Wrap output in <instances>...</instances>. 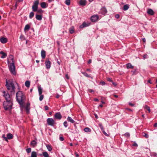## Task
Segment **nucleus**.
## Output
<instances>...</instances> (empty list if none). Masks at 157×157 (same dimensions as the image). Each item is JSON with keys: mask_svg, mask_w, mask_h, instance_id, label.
Listing matches in <instances>:
<instances>
[{"mask_svg": "<svg viewBox=\"0 0 157 157\" xmlns=\"http://www.w3.org/2000/svg\"><path fill=\"white\" fill-rule=\"evenodd\" d=\"M6 82V86L8 91L11 93L12 94H14L15 93V87L13 82L12 80L9 81L7 82V80Z\"/></svg>", "mask_w": 157, "mask_h": 157, "instance_id": "nucleus-1", "label": "nucleus"}, {"mask_svg": "<svg viewBox=\"0 0 157 157\" xmlns=\"http://www.w3.org/2000/svg\"><path fill=\"white\" fill-rule=\"evenodd\" d=\"M17 100L19 104L21 105H23V101L25 98V97L23 93L20 91H19L16 94Z\"/></svg>", "mask_w": 157, "mask_h": 157, "instance_id": "nucleus-2", "label": "nucleus"}, {"mask_svg": "<svg viewBox=\"0 0 157 157\" xmlns=\"http://www.w3.org/2000/svg\"><path fill=\"white\" fill-rule=\"evenodd\" d=\"M10 58H11V60H12V63H10L9 67V70L12 73L13 75H15L16 73L15 71V69L14 64L13 61V56L12 55H10Z\"/></svg>", "mask_w": 157, "mask_h": 157, "instance_id": "nucleus-3", "label": "nucleus"}, {"mask_svg": "<svg viewBox=\"0 0 157 157\" xmlns=\"http://www.w3.org/2000/svg\"><path fill=\"white\" fill-rule=\"evenodd\" d=\"M13 103L12 101H6L3 103V106L6 110H10L11 109Z\"/></svg>", "mask_w": 157, "mask_h": 157, "instance_id": "nucleus-4", "label": "nucleus"}, {"mask_svg": "<svg viewBox=\"0 0 157 157\" xmlns=\"http://www.w3.org/2000/svg\"><path fill=\"white\" fill-rule=\"evenodd\" d=\"M39 4V0H36L34 2L32 6V9L33 11L34 12L37 11L38 9V6Z\"/></svg>", "mask_w": 157, "mask_h": 157, "instance_id": "nucleus-5", "label": "nucleus"}, {"mask_svg": "<svg viewBox=\"0 0 157 157\" xmlns=\"http://www.w3.org/2000/svg\"><path fill=\"white\" fill-rule=\"evenodd\" d=\"M3 96L5 97L6 101H12L10 95L8 94V92L3 91Z\"/></svg>", "mask_w": 157, "mask_h": 157, "instance_id": "nucleus-6", "label": "nucleus"}, {"mask_svg": "<svg viewBox=\"0 0 157 157\" xmlns=\"http://www.w3.org/2000/svg\"><path fill=\"white\" fill-rule=\"evenodd\" d=\"M47 122L48 125L53 126L55 123V121L52 118H48L47 119Z\"/></svg>", "mask_w": 157, "mask_h": 157, "instance_id": "nucleus-7", "label": "nucleus"}, {"mask_svg": "<svg viewBox=\"0 0 157 157\" xmlns=\"http://www.w3.org/2000/svg\"><path fill=\"white\" fill-rule=\"evenodd\" d=\"M51 64V62L49 60V59H47L45 62V64L47 69H49L50 68Z\"/></svg>", "mask_w": 157, "mask_h": 157, "instance_id": "nucleus-8", "label": "nucleus"}, {"mask_svg": "<svg viewBox=\"0 0 157 157\" xmlns=\"http://www.w3.org/2000/svg\"><path fill=\"white\" fill-rule=\"evenodd\" d=\"M99 18L98 15H93L91 17V20L92 22H95L97 21Z\"/></svg>", "mask_w": 157, "mask_h": 157, "instance_id": "nucleus-9", "label": "nucleus"}, {"mask_svg": "<svg viewBox=\"0 0 157 157\" xmlns=\"http://www.w3.org/2000/svg\"><path fill=\"white\" fill-rule=\"evenodd\" d=\"M107 10L105 7H102L99 12V13L105 15L107 13Z\"/></svg>", "mask_w": 157, "mask_h": 157, "instance_id": "nucleus-10", "label": "nucleus"}, {"mask_svg": "<svg viewBox=\"0 0 157 157\" xmlns=\"http://www.w3.org/2000/svg\"><path fill=\"white\" fill-rule=\"evenodd\" d=\"M55 118L56 119L60 120L62 117V116L60 113L58 112L56 113L54 115Z\"/></svg>", "mask_w": 157, "mask_h": 157, "instance_id": "nucleus-11", "label": "nucleus"}, {"mask_svg": "<svg viewBox=\"0 0 157 157\" xmlns=\"http://www.w3.org/2000/svg\"><path fill=\"white\" fill-rule=\"evenodd\" d=\"M80 5L82 6H85L86 3V0H80L79 2Z\"/></svg>", "mask_w": 157, "mask_h": 157, "instance_id": "nucleus-12", "label": "nucleus"}, {"mask_svg": "<svg viewBox=\"0 0 157 157\" xmlns=\"http://www.w3.org/2000/svg\"><path fill=\"white\" fill-rule=\"evenodd\" d=\"M7 140L8 139L10 140L12 139L13 138V135L11 133H8L6 135Z\"/></svg>", "mask_w": 157, "mask_h": 157, "instance_id": "nucleus-13", "label": "nucleus"}, {"mask_svg": "<svg viewBox=\"0 0 157 157\" xmlns=\"http://www.w3.org/2000/svg\"><path fill=\"white\" fill-rule=\"evenodd\" d=\"M30 104L28 103L25 107V110L27 113H29V112Z\"/></svg>", "mask_w": 157, "mask_h": 157, "instance_id": "nucleus-14", "label": "nucleus"}, {"mask_svg": "<svg viewBox=\"0 0 157 157\" xmlns=\"http://www.w3.org/2000/svg\"><path fill=\"white\" fill-rule=\"evenodd\" d=\"M30 144L33 147H34L36 146L37 142L35 140H33L31 142Z\"/></svg>", "mask_w": 157, "mask_h": 157, "instance_id": "nucleus-15", "label": "nucleus"}, {"mask_svg": "<svg viewBox=\"0 0 157 157\" xmlns=\"http://www.w3.org/2000/svg\"><path fill=\"white\" fill-rule=\"evenodd\" d=\"M0 41L2 43L4 44L7 42V39L6 38H5L4 37H1L0 39Z\"/></svg>", "mask_w": 157, "mask_h": 157, "instance_id": "nucleus-16", "label": "nucleus"}, {"mask_svg": "<svg viewBox=\"0 0 157 157\" xmlns=\"http://www.w3.org/2000/svg\"><path fill=\"white\" fill-rule=\"evenodd\" d=\"M41 56L42 59H44L46 56L45 52L44 50H42L41 51Z\"/></svg>", "mask_w": 157, "mask_h": 157, "instance_id": "nucleus-17", "label": "nucleus"}, {"mask_svg": "<svg viewBox=\"0 0 157 157\" xmlns=\"http://www.w3.org/2000/svg\"><path fill=\"white\" fill-rule=\"evenodd\" d=\"M147 13L150 15H153L154 14V11L151 9H149L147 10Z\"/></svg>", "mask_w": 157, "mask_h": 157, "instance_id": "nucleus-18", "label": "nucleus"}, {"mask_svg": "<svg viewBox=\"0 0 157 157\" xmlns=\"http://www.w3.org/2000/svg\"><path fill=\"white\" fill-rule=\"evenodd\" d=\"M0 54L2 55V56H1V58H4L6 57L7 56L6 53H5L2 51L0 52Z\"/></svg>", "mask_w": 157, "mask_h": 157, "instance_id": "nucleus-19", "label": "nucleus"}, {"mask_svg": "<svg viewBox=\"0 0 157 157\" xmlns=\"http://www.w3.org/2000/svg\"><path fill=\"white\" fill-rule=\"evenodd\" d=\"M42 15L36 14V18L38 20H41L42 18Z\"/></svg>", "mask_w": 157, "mask_h": 157, "instance_id": "nucleus-20", "label": "nucleus"}, {"mask_svg": "<svg viewBox=\"0 0 157 157\" xmlns=\"http://www.w3.org/2000/svg\"><path fill=\"white\" fill-rule=\"evenodd\" d=\"M67 120L68 121L72 123H74L75 122V121L70 117H68Z\"/></svg>", "mask_w": 157, "mask_h": 157, "instance_id": "nucleus-21", "label": "nucleus"}, {"mask_svg": "<svg viewBox=\"0 0 157 157\" xmlns=\"http://www.w3.org/2000/svg\"><path fill=\"white\" fill-rule=\"evenodd\" d=\"M89 25L87 24L85 22H84L80 26V28H83L84 27H87Z\"/></svg>", "mask_w": 157, "mask_h": 157, "instance_id": "nucleus-22", "label": "nucleus"}, {"mask_svg": "<svg viewBox=\"0 0 157 157\" xmlns=\"http://www.w3.org/2000/svg\"><path fill=\"white\" fill-rule=\"evenodd\" d=\"M41 7L43 8H46L47 6L45 2H42L40 4Z\"/></svg>", "mask_w": 157, "mask_h": 157, "instance_id": "nucleus-23", "label": "nucleus"}, {"mask_svg": "<svg viewBox=\"0 0 157 157\" xmlns=\"http://www.w3.org/2000/svg\"><path fill=\"white\" fill-rule=\"evenodd\" d=\"M38 90L39 95L41 94L42 93V88L39 86L38 87Z\"/></svg>", "mask_w": 157, "mask_h": 157, "instance_id": "nucleus-24", "label": "nucleus"}, {"mask_svg": "<svg viewBox=\"0 0 157 157\" xmlns=\"http://www.w3.org/2000/svg\"><path fill=\"white\" fill-rule=\"evenodd\" d=\"M127 68H133L134 66H132L131 63H128L127 64Z\"/></svg>", "mask_w": 157, "mask_h": 157, "instance_id": "nucleus-25", "label": "nucleus"}, {"mask_svg": "<svg viewBox=\"0 0 157 157\" xmlns=\"http://www.w3.org/2000/svg\"><path fill=\"white\" fill-rule=\"evenodd\" d=\"M84 131L85 132H90L91 131L90 129L88 127L85 128L84 129Z\"/></svg>", "mask_w": 157, "mask_h": 157, "instance_id": "nucleus-26", "label": "nucleus"}, {"mask_svg": "<svg viewBox=\"0 0 157 157\" xmlns=\"http://www.w3.org/2000/svg\"><path fill=\"white\" fill-rule=\"evenodd\" d=\"M25 86L27 87H29L30 85V82L29 81H26L25 83Z\"/></svg>", "mask_w": 157, "mask_h": 157, "instance_id": "nucleus-27", "label": "nucleus"}, {"mask_svg": "<svg viewBox=\"0 0 157 157\" xmlns=\"http://www.w3.org/2000/svg\"><path fill=\"white\" fill-rule=\"evenodd\" d=\"M129 6L128 5H125L124 6L123 10H126L129 8Z\"/></svg>", "mask_w": 157, "mask_h": 157, "instance_id": "nucleus-28", "label": "nucleus"}, {"mask_svg": "<svg viewBox=\"0 0 157 157\" xmlns=\"http://www.w3.org/2000/svg\"><path fill=\"white\" fill-rule=\"evenodd\" d=\"M29 29H30L29 25L27 24L25 26V27L24 28V30L25 31V30L28 31Z\"/></svg>", "mask_w": 157, "mask_h": 157, "instance_id": "nucleus-29", "label": "nucleus"}, {"mask_svg": "<svg viewBox=\"0 0 157 157\" xmlns=\"http://www.w3.org/2000/svg\"><path fill=\"white\" fill-rule=\"evenodd\" d=\"M46 147H47V149L49 151H52V148L51 146L49 145H47Z\"/></svg>", "mask_w": 157, "mask_h": 157, "instance_id": "nucleus-30", "label": "nucleus"}, {"mask_svg": "<svg viewBox=\"0 0 157 157\" xmlns=\"http://www.w3.org/2000/svg\"><path fill=\"white\" fill-rule=\"evenodd\" d=\"M44 157H49V155L46 152H44L42 153Z\"/></svg>", "mask_w": 157, "mask_h": 157, "instance_id": "nucleus-31", "label": "nucleus"}, {"mask_svg": "<svg viewBox=\"0 0 157 157\" xmlns=\"http://www.w3.org/2000/svg\"><path fill=\"white\" fill-rule=\"evenodd\" d=\"M34 16V13L33 12L30 13L29 15V17L30 19H31Z\"/></svg>", "mask_w": 157, "mask_h": 157, "instance_id": "nucleus-32", "label": "nucleus"}, {"mask_svg": "<svg viewBox=\"0 0 157 157\" xmlns=\"http://www.w3.org/2000/svg\"><path fill=\"white\" fill-rule=\"evenodd\" d=\"M144 108L145 109H147V110L150 113L151 112V110H150V107L149 106H148L147 105H145L144 107Z\"/></svg>", "mask_w": 157, "mask_h": 157, "instance_id": "nucleus-33", "label": "nucleus"}, {"mask_svg": "<svg viewBox=\"0 0 157 157\" xmlns=\"http://www.w3.org/2000/svg\"><path fill=\"white\" fill-rule=\"evenodd\" d=\"M2 138L3 139V140H5V141H6L7 142H8V140H7V137H6L5 136V134H3L2 135Z\"/></svg>", "mask_w": 157, "mask_h": 157, "instance_id": "nucleus-34", "label": "nucleus"}, {"mask_svg": "<svg viewBox=\"0 0 157 157\" xmlns=\"http://www.w3.org/2000/svg\"><path fill=\"white\" fill-rule=\"evenodd\" d=\"M70 0H66L65 1V3L66 5H69L70 4Z\"/></svg>", "mask_w": 157, "mask_h": 157, "instance_id": "nucleus-35", "label": "nucleus"}, {"mask_svg": "<svg viewBox=\"0 0 157 157\" xmlns=\"http://www.w3.org/2000/svg\"><path fill=\"white\" fill-rule=\"evenodd\" d=\"M69 31L71 34H72L74 33V29L73 27L69 29Z\"/></svg>", "mask_w": 157, "mask_h": 157, "instance_id": "nucleus-36", "label": "nucleus"}, {"mask_svg": "<svg viewBox=\"0 0 157 157\" xmlns=\"http://www.w3.org/2000/svg\"><path fill=\"white\" fill-rule=\"evenodd\" d=\"M39 95H40V97L39 98V100L40 101H41L44 98V95H42V94Z\"/></svg>", "mask_w": 157, "mask_h": 157, "instance_id": "nucleus-37", "label": "nucleus"}, {"mask_svg": "<svg viewBox=\"0 0 157 157\" xmlns=\"http://www.w3.org/2000/svg\"><path fill=\"white\" fill-rule=\"evenodd\" d=\"M99 127H100V128L101 129V130L102 131V130H104V129H103V126H102V124H101V123H99Z\"/></svg>", "mask_w": 157, "mask_h": 157, "instance_id": "nucleus-38", "label": "nucleus"}, {"mask_svg": "<svg viewBox=\"0 0 157 157\" xmlns=\"http://www.w3.org/2000/svg\"><path fill=\"white\" fill-rule=\"evenodd\" d=\"M63 125L66 128L68 126L67 122L66 121H65L63 123Z\"/></svg>", "mask_w": 157, "mask_h": 157, "instance_id": "nucleus-39", "label": "nucleus"}, {"mask_svg": "<svg viewBox=\"0 0 157 157\" xmlns=\"http://www.w3.org/2000/svg\"><path fill=\"white\" fill-rule=\"evenodd\" d=\"M31 149L30 148H28L26 149L27 153H29L31 151Z\"/></svg>", "mask_w": 157, "mask_h": 157, "instance_id": "nucleus-40", "label": "nucleus"}, {"mask_svg": "<svg viewBox=\"0 0 157 157\" xmlns=\"http://www.w3.org/2000/svg\"><path fill=\"white\" fill-rule=\"evenodd\" d=\"M37 12L39 13H43V10H42L41 9H39V10H37Z\"/></svg>", "mask_w": 157, "mask_h": 157, "instance_id": "nucleus-41", "label": "nucleus"}, {"mask_svg": "<svg viewBox=\"0 0 157 157\" xmlns=\"http://www.w3.org/2000/svg\"><path fill=\"white\" fill-rule=\"evenodd\" d=\"M148 56L147 54H145L143 56V59H147L148 58Z\"/></svg>", "mask_w": 157, "mask_h": 157, "instance_id": "nucleus-42", "label": "nucleus"}, {"mask_svg": "<svg viewBox=\"0 0 157 157\" xmlns=\"http://www.w3.org/2000/svg\"><path fill=\"white\" fill-rule=\"evenodd\" d=\"M102 131V132L103 133V134L106 136H109V135L107 133L105 132V131H104V130H103Z\"/></svg>", "mask_w": 157, "mask_h": 157, "instance_id": "nucleus-43", "label": "nucleus"}, {"mask_svg": "<svg viewBox=\"0 0 157 157\" xmlns=\"http://www.w3.org/2000/svg\"><path fill=\"white\" fill-rule=\"evenodd\" d=\"M20 38L21 40H25V37H24V36H23V35H21L20 37Z\"/></svg>", "mask_w": 157, "mask_h": 157, "instance_id": "nucleus-44", "label": "nucleus"}, {"mask_svg": "<svg viewBox=\"0 0 157 157\" xmlns=\"http://www.w3.org/2000/svg\"><path fill=\"white\" fill-rule=\"evenodd\" d=\"M124 135L126 137H129L130 136V134L128 132H126L124 134Z\"/></svg>", "mask_w": 157, "mask_h": 157, "instance_id": "nucleus-45", "label": "nucleus"}, {"mask_svg": "<svg viewBox=\"0 0 157 157\" xmlns=\"http://www.w3.org/2000/svg\"><path fill=\"white\" fill-rule=\"evenodd\" d=\"M143 135L147 138L148 137V135L146 133H143Z\"/></svg>", "mask_w": 157, "mask_h": 157, "instance_id": "nucleus-46", "label": "nucleus"}, {"mask_svg": "<svg viewBox=\"0 0 157 157\" xmlns=\"http://www.w3.org/2000/svg\"><path fill=\"white\" fill-rule=\"evenodd\" d=\"M84 75L86 77H90V75L87 74V73H83Z\"/></svg>", "mask_w": 157, "mask_h": 157, "instance_id": "nucleus-47", "label": "nucleus"}, {"mask_svg": "<svg viewBox=\"0 0 157 157\" xmlns=\"http://www.w3.org/2000/svg\"><path fill=\"white\" fill-rule=\"evenodd\" d=\"M107 81H108L109 82H112V80L111 79V78H107Z\"/></svg>", "mask_w": 157, "mask_h": 157, "instance_id": "nucleus-48", "label": "nucleus"}, {"mask_svg": "<svg viewBox=\"0 0 157 157\" xmlns=\"http://www.w3.org/2000/svg\"><path fill=\"white\" fill-rule=\"evenodd\" d=\"M100 84L102 86L104 85L105 84V82L104 81H101L100 82Z\"/></svg>", "mask_w": 157, "mask_h": 157, "instance_id": "nucleus-49", "label": "nucleus"}, {"mask_svg": "<svg viewBox=\"0 0 157 157\" xmlns=\"http://www.w3.org/2000/svg\"><path fill=\"white\" fill-rule=\"evenodd\" d=\"M132 146H135V147H137L138 144L136 143L135 142H134V144H132Z\"/></svg>", "mask_w": 157, "mask_h": 157, "instance_id": "nucleus-50", "label": "nucleus"}, {"mask_svg": "<svg viewBox=\"0 0 157 157\" xmlns=\"http://www.w3.org/2000/svg\"><path fill=\"white\" fill-rule=\"evenodd\" d=\"M44 108L45 110H48L49 109V108L47 106H45L44 107Z\"/></svg>", "mask_w": 157, "mask_h": 157, "instance_id": "nucleus-51", "label": "nucleus"}, {"mask_svg": "<svg viewBox=\"0 0 157 157\" xmlns=\"http://www.w3.org/2000/svg\"><path fill=\"white\" fill-rule=\"evenodd\" d=\"M59 140L61 141H63L64 140V138L63 137H59Z\"/></svg>", "mask_w": 157, "mask_h": 157, "instance_id": "nucleus-52", "label": "nucleus"}, {"mask_svg": "<svg viewBox=\"0 0 157 157\" xmlns=\"http://www.w3.org/2000/svg\"><path fill=\"white\" fill-rule=\"evenodd\" d=\"M129 105H130V106H134V105H135L134 104H132V103H131V102H129Z\"/></svg>", "mask_w": 157, "mask_h": 157, "instance_id": "nucleus-53", "label": "nucleus"}, {"mask_svg": "<svg viewBox=\"0 0 157 157\" xmlns=\"http://www.w3.org/2000/svg\"><path fill=\"white\" fill-rule=\"evenodd\" d=\"M120 16L118 14H117L115 15V17L117 18H119Z\"/></svg>", "mask_w": 157, "mask_h": 157, "instance_id": "nucleus-54", "label": "nucleus"}, {"mask_svg": "<svg viewBox=\"0 0 157 157\" xmlns=\"http://www.w3.org/2000/svg\"><path fill=\"white\" fill-rule=\"evenodd\" d=\"M88 91H89L90 92H91H91H93V91H93V90H91V89H89L88 90Z\"/></svg>", "mask_w": 157, "mask_h": 157, "instance_id": "nucleus-55", "label": "nucleus"}, {"mask_svg": "<svg viewBox=\"0 0 157 157\" xmlns=\"http://www.w3.org/2000/svg\"><path fill=\"white\" fill-rule=\"evenodd\" d=\"M142 40H143V41L144 42H146V40H145V38H143L142 39Z\"/></svg>", "mask_w": 157, "mask_h": 157, "instance_id": "nucleus-56", "label": "nucleus"}, {"mask_svg": "<svg viewBox=\"0 0 157 157\" xmlns=\"http://www.w3.org/2000/svg\"><path fill=\"white\" fill-rule=\"evenodd\" d=\"M154 126L155 127H157V123H155L154 124Z\"/></svg>", "mask_w": 157, "mask_h": 157, "instance_id": "nucleus-57", "label": "nucleus"}, {"mask_svg": "<svg viewBox=\"0 0 157 157\" xmlns=\"http://www.w3.org/2000/svg\"><path fill=\"white\" fill-rule=\"evenodd\" d=\"M59 95L58 94H57V95L56 96V98H59Z\"/></svg>", "mask_w": 157, "mask_h": 157, "instance_id": "nucleus-58", "label": "nucleus"}, {"mask_svg": "<svg viewBox=\"0 0 157 157\" xmlns=\"http://www.w3.org/2000/svg\"><path fill=\"white\" fill-rule=\"evenodd\" d=\"M94 101H98V99L95 98L94 99Z\"/></svg>", "mask_w": 157, "mask_h": 157, "instance_id": "nucleus-59", "label": "nucleus"}, {"mask_svg": "<svg viewBox=\"0 0 157 157\" xmlns=\"http://www.w3.org/2000/svg\"><path fill=\"white\" fill-rule=\"evenodd\" d=\"M112 82V83L114 85V86H116L117 85V84L115 82H113V81Z\"/></svg>", "mask_w": 157, "mask_h": 157, "instance_id": "nucleus-60", "label": "nucleus"}, {"mask_svg": "<svg viewBox=\"0 0 157 157\" xmlns=\"http://www.w3.org/2000/svg\"><path fill=\"white\" fill-rule=\"evenodd\" d=\"M91 62V59H89L88 61V63H90Z\"/></svg>", "mask_w": 157, "mask_h": 157, "instance_id": "nucleus-61", "label": "nucleus"}, {"mask_svg": "<svg viewBox=\"0 0 157 157\" xmlns=\"http://www.w3.org/2000/svg\"><path fill=\"white\" fill-rule=\"evenodd\" d=\"M148 82L150 84H151L152 83L151 82V81L150 80H149L148 81Z\"/></svg>", "mask_w": 157, "mask_h": 157, "instance_id": "nucleus-62", "label": "nucleus"}, {"mask_svg": "<svg viewBox=\"0 0 157 157\" xmlns=\"http://www.w3.org/2000/svg\"><path fill=\"white\" fill-rule=\"evenodd\" d=\"M94 115H95V118H96L97 119V118H98V116L97 115V114H95Z\"/></svg>", "mask_w": 157, "mask_h": 157, "instance_id": "nucleus-63", "label": "nucleus"}, {"mask_svg": "<svg viewBox=\"0 0 157 157\" xmlns=\"http://www.w3.org/2000/svg\"><path fill=\"white\" fill-rule=\"evenodd\" d=\"M113 96H114L116 98H117V97H118V95H115V94H114V95H113Z\"/></svg>", "mask_w": 157, "mask_h": 157, "instance_id": "nucleus-64", "label": "nucleus"}]
</instances>
